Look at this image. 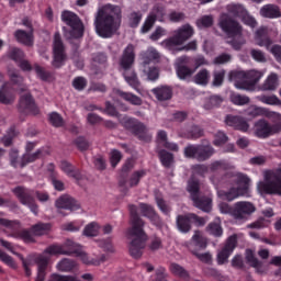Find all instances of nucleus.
I'll use <instances>...</instances> for the list:
<instances>
[{
  "mask_svg": "<svg viewBox=\"0 0 281 281\" xmlns=\"http://www.w3.org/2000/svg\"><path fill=\"white\" fill-rule=\"evenodd\" d=\"M143 72L147 76L148 80H157L159 78V68L155 66L143 65Z\"/></svg>",
  "mask_w": 281,
  "mask_h": 281,
  "instance_id": "48",
  "label": "nucleus"
},
{
  "mask_svg": "<svg viewBox=\"0 0 281 281\" xmlns=\"http://www.w3.org/2000/svg\"><path fill=\"white\" fill-rule=\"evenodd\" d=\"M214 154V147L210 145H189L184 148V157L205 161Z\"/></svg>",
  "mask_w": 281,
  "mask_h": 281,
  "instance_id": "12",
  "label": "nucleus"
},
{
  "mask_svg": "<svg viewBox=\"0 0 281 281\" xmlns=\"http://www.w3.org/2000/svg\"><path fill=\"white\" fill-rule=\"evenodd\" d=\"M65 254H69V251L65 250V247L60 245H52L48 246L43 254L37 255L35 259L37 266V277L35 281H45V277L47 276V267L52 256H65Z\"/></svg>",
  "mask_w": 281,
  "mask_h": 281,
  "instance_id": "5",
  "label": "nucleus"
},
{
  "mask_svg": "<svg viewBox=\"0 0 281 281\" xmlns=\"http://www.w3.org/2000/svg\"><path fill=\"white\" fill-rule=\"evenodd\" d=\"M77 258H79L83 265H93L94 267L100 266V261L89 257V255L82 250L77 252Z\"/></svg>",
  "mask_w": 281,
  "mask_h": 281,
  "instance_id": "56",
  "label": "nucleus"
},
{
  "mask_svg": "<svg viewBox=\"0 0 281 281\" xmlns=\"http://www.w3.org/2000/svg\"><path fill=\"white\" fill-rule=\"evenodd\" d=\"M192 243L195 245V247H199L200 249H205L207 247V239L203 237V233L200 231H195L192 236Z\"/></svg>",
  "mask_w": 281,
  "mask_h": 281,
  "instance_id": "46",
  "label": "nucleus"
},
{
  "mask_svg": "<svg viewBox=\"0 0 281 281\" xmlns=\"http://www.w3.org/2000/svg\"><path fill=\"white\" fill-rule=\"evenodd\" d=\"M52 281H80V279L74 276L53 274Z\"/></svg>",
  "mask_w": 281,
  "mask_h": 281,
  "instance_id": "64",
  "label": "nucleus"
},
{
  "mask_svg": "<svg viewBox=\"0 0 281 281\" xmlns=\"http://www.w3.org/2000/svg\"><path fill=\"white\" fill-rule=\"evenodd\" d=\"M159 157L162 166H165L166 168H170V166H172V162L175 161V156L166 150H160Z\"/></svg>",
  "mask_w": 281,
  "mask_h": 281,
  "instance_id": "55",
  "label": "nucleus"
},
{
  "mask_svg": "<svg viewBox=\"0 0 281 281\" xmlns=\"http://www.w3.org/2000/svg\"><path fill=\"white\" fill-rule=\"evenodd\" d=\"M259 194H279L281 196V168L263 172V181L257 183Z\"/></svg>",
  "mask_w": 281,
  "mask_h": 281,
  "instance_id": "6",
  "label": "nucleus"
},
{
  "mask_svg": "<svg viewBox=\"0 0 281 281\" xmlns=\"http://www.w3.org/2000/svg\"><path fill=\"white\" fill-rule=\"evenodd\" d=\"M61 21L69 25L70 31H65V37L71 38H82L83 27L80 18L71 11H64L61 13Z\"/></svg>",
  "mask_w": 281,
  "mask_h": 281,
  "instance_id": "9",
  "label": "nucleus"
},
{
  "mask_svg": "<svg viewBox=\"0 0 281 281\" xmlns=\"http://www.w3.org/2000/svg\"><path fill=\"white\" fill-rule=\"evenodd\" d=\"M188 56H182L177 58L176 60V71H177V76L178 78H180V80H186V78H190L194 75V71H196V69H192L186 65H188Z\"/></svg>",
  "mask_w": 281,
  "mask_h": 281,
  "instance_id": "21",
  "label": "nucleus"
},
{
  "mask_svg": "<svg viewBox=\"0 0 281 281\" xmlns=\"http://www.w3.org/2000/svg\"><path fill=\"white\" fill-rule=\"evenodd\" d=\"M55 205L58 210H70V212L80 210V204H78V202L69 195H63L58 198Z\"/></svg>",
  "mask_w": 281,
  "mask_h": 281,
  "instance_id": "25",
  "label": "nucleus"
},
{
  "mask_svg": "<svg viewBox=\"0 0 281 281\" xmlns=\"http://www.w3.org/2000/svg\"><path fill=\"white\" fill-rule=\"evenodd\" d=\"M226 10L228 13H224L220 18V27L225 32L228 38H232L227 41V43H231L234 49H240L247 41L243 36V26L238 21L232 19V16L241 19L245 12H247V9H245L243 4L231 3L226 5Z\"/></svg>",
  "mask_w": 281,
  "mask_h": 281,
  "instance_id": "1",
  "label": "nucleus"
},
{
  "mask_svg": "<svg viewBox=\"0 0 281 281\" xmlns=\"http://www.w3.org/2000/svg\"><path fill=\"white\" fill-rule=\"evenodd\" d=\"M221 104H223V98L218 95H212L206 100L204 109H216V106H221Z\"/></svg>",
  "mask_w": 281,
  "mask_h": 281,
  "instance_id": "54",
  "label": "nucleus"
},
{
  "mask_svg": "<svg viewBox=\"0 0 281 281\" xmlns=\"http://www.w3.org/2000/svg\"><path fill=\"white\" fill-rule=\"evenodd\" d=\"M43 157V149H38L33 154L26 153L22 157L21 168H25L27 164H32L36 161V159H41Z\"/></svg>",
  "mask_w": 281,
  "mask_h": 281,
  "instance_id": "41",
  "label": "nucleus"
},
{
  "mask_svg": "<svg viewBox=\"0 0 281 281\" xmlns=\"http://www.w3.org/2000/svg\"><path fill=\"white\" fill-rule=\"evenodd\" d=\"M195 85H202L205 87L210 82V71L207 69L200 70L194 77Z\"/></svg>",
  "mask_w": 281,
  "mask_h": 281,
  "instance_id": "47",
  "label": "nucleus"
},
{
  "mask_svg": "<svg viewBox=\"0 0 281 281\" xmlns=\"http://www.w3.org/2000/svg\"><path fill=\"white\" fill-rule=\"evenodd\" d=\"M98 246L100 249H103V251H106L108 254H115V248L113 247L111 239H100L98 240Z\"/></svg>",
  "mask_w": 281,
  "mask_h": 281,
  "instance_id": "58",
  "label": "nucleus"
},
{
  "mask_svg": "<svg viewBox=\"0 0 281 281\" xmlns=\"http://www.w3.org/2000/svg\"><path fill=\"white\" fill-rule=\"evenodd\" d=\"M254 212H256V206L251 202L240 201L233 205L232 217L240 225L247 222Z\"/></svg>",
  "mask_w": 281,
  "mask_h": 281,
  "instance_id": "11",
  "label": "nucleus"
},
{
  "mask_svg": "<svg viewBox=\"0 0 281 281\" xmlns=\"http://www.w3.org/2000/svg\"><path fill=\"white\" fill-rule=\"evenodd\" d=\"M100 234V224L98 222H91L83 228V236L93 238Z\"/></svg>",
  "mask_w": 281,
  "mask_h": 281,
  "instance_id": "43",
  "label": "nucleus"
},
{
  "mask_svg": "<svg viewBox=\"0 0 281 281\" xmlns=\"http://www.w3.org/2000/svg\"><path fill=\"white\" fill-rule=\"evenodd\" d=\"M140 214L148 218L153 225H161V218L159 217V214H157V211H155V207L153 205L140 203L139 204Z\"/></svg>",
  "mask_w": 281,
  "mask_h": 281,
  "instance_id": "24",
  "label": "nucleus"
},
{
  "mask_svg": "<svg viewBox=\"0 0 281 281\" xmlns=\"http://www.w3.org/2000/svg\"><path fill=\"white\" fill-rule=\"evenodd\" d=\"M236 187H232L227 192H220L218 194L225 201H235L240 196H249V186H251V179L248 175L237 172L235 175Z\"/></svg>",
  "mask_w": 281,
  "mask_h": 281,
  "instance_id": "7",
  "label": "nucleus"
},
{
  "mask_svg": "<svg viewBox=\"0 0 281 281\" xmlns=\"http://www.w3.org/2000/svg\"><path fill=\"white\" fill-rule=\"evenodd\" d=\"M20 258L22 260V265L25 271V276H27V278H30V276H32V270L30 269V267H33V265H36V256L35 257H29L27 259H24L23 257Z\"/></svg>",
  "mask_w": 281,
  "mask_h": 281,
  "instance_id": "52",
  "label": "nucleus"
},
{
  "mask_svg": "<svg viewBox=\"0 0 281 281\" xmlns=\"http://www.w3.org/2000/svg\"><path fill=\"white\" fill-rule=\"evenodd\" d=\"M268 34L269 29L267 26L259 27L255 33V43L259 47H266V49H269L272 56H274L277 63L281 64V46L273 45V41L267 36Z\"/></svg>",
  "mask_w": 281,
  "mask_h": 281,
  "instance_id": "8",
  "label": "nucleus"
},
{
  "mask_svg": "<svg viewBox=\"0 0 281 281\" xmlns=\"http://www.w3.org/2000/svg\"><path fill=\"white\" fill-rule=\"evenodd\" d=\"M125 128H130L133 131L138 138L143 142H150L153 139V135L148 133V128L144 123L139 122L137 119H127L124 123Z\"/></svg>",
  "mask_w": 281,
  "mask_h": 281,
  "instance_id": "17",
  "label": "nucleus"
},
{
  "mask_svg": "<svg viewBox=\"0 0 281 281\" xmlns=\"http://www.w3.org/2000/svg\"><path fill=\"white\" fill-rule=\"evenodd\" d=\"M65 58H67V56L65 55V45L60 38V33H55L53 41V67L56 69L63 67V65H65Z\"/></svg>",
  "mask_w": 281,
  "mask_h": 281,
  "instance_id": "14",
  "label": "nucleus"
},
{
  "mask_svg": "<svg viewBox=\"0 0 281 281\" xmlns=\"http://www.w3.org/2000/svg\"><path fill=\"white\" fill-rule=\"evenodd\" d=\"M16 95L14 94V89L11 88L10 82L5 81L0 87V104L10 105L14 104Z\"/></svg>",
  "mask_w": 281,
  "mask_h": 281,
  "instance_id": "22",
  "label": "nucleus"
},
{
  "mask_svg": "<svg viewBox=\"0 0 281 281\" xmlns=\"http://www.w3.org/2000/svg\"><path fill=\"white\" fill-rule=\"evenodd\" d=\"M14 37L16 38L18 43H21L26 47H32V45H34V30H31L30 32L18 30L14 33Z\"/></svg>",
  "mask_w": 281,
  "mask_h": 281,
  "instance_id": "27",
  "label": "nucleus"
},
{
  "mask_svg": "<svg viewBox=\"0 0 281 281\" xmlns=\"http://www.w3.org/2000/svg\"><path fill=\"white\" fill-rule=\"evenodd\" d=\"M207 231L210 234H212V236H223V227H221V224L218 223H211L207 226Z\"/></svg>",
  "mask_w": 281,
  "mask_h": 281,
  "instance_id": "62",
  "label": "nucleus"
},
{
  "mask_svg": "<svg viewBox=\"0 0 281 281\" xmlns=\"http://www.w3.org/2000/svg\"><path fill=\"white\" fill-rule=\"evenodd\" d=\"M257 100H259V102H262V104H268L269 106H281V100L276 94H261L257 97Z\"/></svg>",
  "mask_w": 281,
  "mask_h": 281,
  "instance_id": "40",
  "label": "nucleus"
},
{
  "mask_svg": "<svg viewBox=\"0 0 281 281\" xmlns=\"http://www.w3.org/2000/svg\"><path fill=\"white\" fill-rule=\"evenodd\" d=\"M260 78H262V72L257 70L246 71V91H254V87L260 82Z\"/></svg>",
  "mask_w": 281,
  "mask_h": 281,
  "instance_id": "31",
  "label": "nucleus"
},
{
  "mask_svg": "<svg viewBox=\"0 0 281 281\" xmlns=\"http://www.w3.org/2000/svg\"><path fill=\"white\" fill-rule=\"evenodd\" d=\"M196 25L200 30H204V27H212V25H214V18L212 15H203L196 20Z\"/></svg>",
  "mask_w": 281,
  "mask_h": 281,
  "instance_id": "51",
  "label": "nucleus"
},
{
  "mask_svg": "<svg viewBox=\"0 0 281 281\" xmlns=\"http://www.w3.org/2000/svg\"><path fill=\"white\" fill-rule=\"evenodd\" d=\"M236 235L228 237L225 246L217 252V263L225 265L227 260H229V256L234 254V249H236Z\"/></svg>",
  "mask_w": 281,
  "mask_h": 281,
  "instance_id": "18",
  "label": "nucleus"
},
{
  "mask_svg": "<svg viewBox=\"0 0 281 281\" xmlns=\"http://www.w3.org/2000/svg\"><path fill=\"white\" fill-rule=\"evenodd\" d=\"M9 159H10V164L11 166H13V168H21V164L23 161V158L19 157V149H11L9 153Z\"/></svg>",
  "mask_w": 281,
  "mask_h": 281,
  "instance_id": "53",
  "label": "nucleus"
},
{
  "mask_svg": "<svg viewBox=\"0 0 281 281\" xmlns=\"http://www.w3.org/2000/svg\"><path fill=\"white\" fill-rule=\"evenodd\" d=\"M12 192L22 205H26L35 216L38 214V205H36V201L34 200V196H32V190L23 187H16L12 189Z\"/></svg>",
  "mask_w": 281,
  "mask_h": 281,
  "instance_id": "13",
  "label": "nucleus"
},
{
  "mask_svg": "<svg viewBox=\"0 0 281 281\" xmlns=\"http://www.w3.org/2000/svg\"><path fill=\"white\" fill-rule=\"evenodd\" d=\"M194 36V27L190 24L181 25L173 31V36L164 40L160 45L171 54H177V48Z\"/></svg>",
  "mask_w": 281,
  "mask_h": 281,
  "instance_id": "4",
  "label": "nucleus"
},
{
  "mask_svg": "<svg viewBox=\"0 0 281 281\" xmlns=\"http://www.w3.org/2000/svg\"><path fill=\"white\" fill-rule=\"evenodd\" d=\"M176 223L181 234H188V232L192 229V218H190V213L186 215H178Z\"/></svg>",
  "mask_w": 281,
  "mask_h": 281,
  "instance_id": "32",
  "label": "nucleus"
},
{
  "mask_svg": "<svg viewBox=\"0 0 281 281\" xmlns=\"http://www.w3.org/2000/svg\"><path fill=\"white\" fill-rule=\"evenodd\" d=\"M161 58V53L157 48L150 46L142 55L143 65H150V63H158Z\"/></svg>",
  "mask_w": 281,
  "mask_h": 281,
  "instance_id": "29",
  "label": "nucleus"
},
{
  "mask_svg": "<svg viewBox=\"0 0 281 281\" xmlns=\"http://www.w3.org/2000/svg\"><path fill=\"white\" fill-rule=\"evenodd\" d=\"M52 229V224L49 223H38L32 226V233L34 236H45L49 234Z\"/></svg>",
  "mask_w": 281,
  "mask_h": 281,
  "instance_id": "42",
  "label": "nucleus"
},
{
  "mask_svg": "<svg viewBox=\"0 0 281 281\" xmlns=\"http://www.w3.org/2000/svg\"><path fill=\"white\" fill-rule=\"evenodd\" d=\"M77 267H78V263L74 261V259L64 258L57 263L56 269L57 271L69 273L74 271V269H76Z\"/></svg>",
  "mask_w": 281,
  "mask_h": 281,
  "instance_id": "36",
  "label": "nucleus"
},
{
  "mask_svg": "<svg viewBox=\"0 0 281 281\" xmlns=\"http://www.w3.org/2000/svg\"><path fill=\"white\" fill-rule=\"evenodd\" d=\"M146 177V170L135 171L130 178V188H135L139 183V180Z\"/></svg>",
  "mask_w": 281,
  "mask_h": 281,
  "instance_id": "59",
  "label": "nucleus"
},
{
  "mask_svg": "<svg viewBox=\"0 0 281 281\" xmlns=\"http://www.w3.org/2000/svg\"><path fill=\"white\" fill-rule=\"evenodd\" d=\"M151 93L156 95L159 102H166V100H170L172 98V88L168 86H160V87L154 88L151 90Z\"/></svg>",
  "mask_w": 281,
  "mask_h": 281,
  "instance_id": "33",
  "label": "nucleus"
},
{
  "mask_svg": "<svg viewBox=\"0 0 281 281\" xmlns=\"http://www.w3.org/2000/svg\"><path fill=\"white\" fill-rule=\"evenodd\" d=\"M250 56L254 58L257 63H267V56L265 53L260 49L252 48L250 49Z\"/></svg>",
  "mask_w": 281,
  "mask_h": 281,
  "instance_id": "60",
  "label": "nucleus"
},
{
  "mask_svg": "<svg viewBox=\"0 0 281 281\" xmlns=\"http://www.w3.org/2000/svg\"><path fill=\"white\" fill-rule=\"evenodd\" d=\"M170 271L173 273V276H178V278H182V280H189L190 273H188V270L180 266L179 263H171Z\"/></svg>",
  "mask_w": 281,
  "mask_h": 281,
  "instance_id": "45",
  "label": "nucleus"
},
{
  "mask_svg": "<svg viewBox=\"0 0 281 281\" xmlns=\"http://www.w3.org/2000/svg\"><path fill=\"white\" fill-rule=\"evenodd\" d=\"M49 122L53 124L55 127H60L63 124H65V121L63 120V116L60 114L53 112L49 114Z\"/></svg>",
  "mask_w": 281,
  "mask_h": 281,
  "instance_id": "63",
  "label": "nucleus"
},
{
  "mask_svg": "<svg viewBox=\"0 0 281 281\" xmlns=\"http://www.w3.org/2000/svg\"><path fill=\"white\" fill-rule=\"evenodd\" d=\"M18 110L20 113L24 114L38 113V110H36V103L34 102V98H32V94L30 92H26L20 97Z\"/></svg>",
  "mask_w": 281,
  "mask_h": 281,
  "instance_id": "19",
  "label": "nucleus"
},
{
  "mask_svg": "<svg viewBox=\"0 0 281 281\" xmlns=\"http://www.w3.org/2000/svg\"><path fill=\"white\" fill-rule=\"evenodd\" d=\"M188 192L191 194V199L193 201V205L198 207V210H202V212H211L212 211V198H201L199 196V180L191 178L188 183Z\"/></svg>",
  "mask_w": 281,
  "mask_h": 281,
  "instance_id": "10",
  "label": "nucleus"
},
{
  "mask_svg": "<svg viewBox=\"0 0 281 281\" xmlns=\"http://www.w3.org/2000/svg\"><path fill=\"white\" fill-rule=\"evenodd\" d=\"M164 16H166L164 7L155 5L140 29L142 34H148L153 30L156 21L164 22Z\"/></svg>",
  "mask_w": 281,
  "mask_h": 281,
  "instance_id": "16",
  "label": "nucleus"
},
{
  "mask_svg": "<svg viewBox=\"0 0 281 281\" xmlns=\"http://www.w3.org/2000/svg\"><path fill=\"white\" fill-rule=\"evenodd\" d=\"M8 76L13 85L20 87V91H27V86L23 85V77L16 70H8Z\"/></svg>",
  "mask_w": 281,
  "mask_h": 281,
  "instance_id": "38",
  "label": "nucleus"
},
{
  "mask_svg": "<svg viewBox=\"0 0 281 281\" xmlns=\"http://www.w3.org/2000/svg\"><path fill=\"white\" fill-rule=\"evenodd\" d=\"M180 136L187 137V139H199L200 137H203V130L196 125L182 127L180 130Z\"/></svg>",
  "mask_w": 281,
  "mask_h": 281,
  "instance_id": "30",
  "label": "nucleus"
},
{
  "mask_svg": "<svg viewBox=\"0 0 281 281\" xmlns=\"http://www.w3.org/2000/svg\"><path fill=\"white\" fill-rule=\"evenodd\" d=\"M246 261L248 265H250V267H254L255 269L260 270L262 268V262H260V260L254 256V251L250 249L246 250Z\"/></svg>",
  "mask_w": 281,
  "mask_h": 281,
  "instance_id": "49",
  "label": "nucleus"
},
{
  "mask_svg": "<svg viewBox=\"0 0 281 281\" xmlns=\"http://www.w3.org/2000/svg\"><path fill=\"white\" fill-rule=\"evenodd\" d=\"M231 101L237 106H245V104H249V97L233 92L231 94Z\"/></svg>",
  "mask_w": 281,
  "mask_h": 281,
  "instance_id": "50",
  "label": "nucleus"
},
{
  "mask_svg": "<svg viewBox=\"0 0 281 281\" xmlns=\"http://www.w3.org/2000/svg\"><path fill=\"white\" fill-rule=\"evenodd\" d=\"M156 204H157L158 210H160V212H162V214H166V216H168V214H170V212L172 211V209L170 207V204L167 203L160 196H156Z\"/></svg>",
  "mask_w": 281,
  "mask_h": 281,
  "instance_id": "57",
  "label": "nucleus"
},
{
  "mask_svg": "<svg viewBox=\"0 0 281 281\" xmlns=\"http://www.w3.org/2000/svg\"><path fill=\"white\" fill-rule=\"evenodd\" d=\"M135 63V46L133 44H128L126 48L123 50V55L120 58V67L124 71L132 70L133 64Z\"/></svg>",
  "mask_w": 281,
  "mask_h": 281,
  "instance_id": "20",
  "label": "nucleus"
},
{
  "mask_svg": "<svg viewBox=\"0 0 281 281\" xmlns=\"http://www.w3.org/2000/svg\"><path fill=\"white\" fill-rule=\"evenodd\" d=\"M225 122L227 126H233V128L243 131V133H247L249 131V123L240 116L228 115L226 116Z\"/></svg>",
  "mask_w": 281,
  "mask_h": 281,
  "instance_id": "26",
  "label": "nucleus"
},
{
  "mask_svg": "<svg viewBox=\"0 0 281 281\" xmlns=\"http://www.w3.org/2000/svg\"><path fill=\"white\" fill-rule=\"evenodd\" d=\"M60 169L68 177H71V179H75L76 181H80L81 179L80 170L76 169V167H72V165L69 164L68 161H61Z\"/></svg>",
  "mask_w": 281,
  "mask_h": 281,
  "instance_id": "35",
  "label": "nucleus"
},
{
  "mask_svg": "<svg viewBox=\"0 0 281 281\" xmlns=\"http://www.w3.org/2000/svg\"><path fill=\"white\" fill-rule=\"evenodd\" d=\"M276 133H280V125H271L266 120H259L254 125V134L260 139H267V137H271Z\"/></svg>",
  "mask_w": 281,
  "mask_h": 281,
  "instance_id": "15",
  "label": "nucleus"
},
{
  "mask_svg": "<svg viewBox=\"0 0 281 281\" xmlns=\"http://www.w3.org/2000/svg\"><path fill=\"white\" fill-rule=\"evenodd\" d=\"M260 14L265 19H280V8L276 4H266L260 9Z\"/></svg>",
  "mask_w": 281,
  "mask_h": 281,
  "instance_id": "34",
  "label": "nucleus"
},
{
  "mask_svg": "<svg viewBox=\"0 0 281 281\" xmlns=\"http://www.w3.org/2000/svg\"><path fill=\"white\" fill-rule=\"evenodd\" d=\"M229 82H233L234 87L241 91H247L246 71L244 70H232L228 74Z\"/></svg>",
  "mask_w": 281,
  "mask_h": 281,
  "instance_id": "23",
  "label": "nucleus"
},
{
  "mask_svg": "<svg viewBox=\"0 0 281 281\" xmlns=\"http://www.w3.org/2000/svg\"><path fill=\"white\" fill-rule=\"evenodd\" d=\"M247 115H249L250 117H266V115H268V110L267 108L250 105L247 109Z\"/></svg>",
  "mask_w": 281,
  "mask_h": 281,
  "instance_id": "44",
  "label": "nucleus"
},
{
  "mask_svg": "<svg viewBox=\"0 0 281 281\" xmlns=\"http://www.w3.org/2000/svg\"><path fill=\"white\" fill-rule=\"evenodd\" d=\"M117 95L125 100L126 102H130V104H134V106H142V98L131 93V92H124L122 90L116 91Z\"/></svg>",
  "mask_w": 281,
  "mask_h": 281,
  "instance_id": "37",
  "label": "nucleus"
},
{
  "mask_svg": "<svg viewBox=\"0 0 281 281\" xmlns=\"http://www.w3.org/2000/svg\"><path fill=\"white\" fill-rule=\"evenodd\" d=\"M122 9L117 5L106 4L98 11L94 25L95 32L101 38H111L120 30Z\"/></svg>",
  "mask_w": 281,
  "mask_h": 281,
  "instance_id": "3",
  "label": "nucleus"
},
{
  "mask_svg": "<svg viewBox=\"0 0 281 281\" xmlns=\"http://www.w3.org/2000/svg\"><path fill=\"white\" fill-rule=\"evenodd\" d=\"M131 213V227L126 231V237L130 239V254L133 258H140L144 249L146 248V241L148 235L144 231V220L137 214V206L130 205Z\"/></svg>",
  "mask_w": 281,
  "mask_h": 281,
  "instance_id": "2",
  "label": "nucleus"
},
{
  "mask_svg": "<svg viewBox=\"0 0 281 281\" xmlns=\"http://www.w3.org/2000/svg\"><path fill=\"white\" fill-rule=\"evenodd\" d=\"M14 238H20L21 240H24V243H34V235L29 231H20L14 235Z\"/></svg>",
  "mask_w": 281,
  "mask_h": 281,
  "instance_id": "61",
  "label": "nucleus"
},
{
  "mask_svg": "<svg viewBox=\"0 0 281 281\" xmlns=\"http://www.w3.org/2000/svg\"><path fill=\"white\" fill-rule=\"evenodd\" d=\"M262 91H276L278 89V75L271 74L261 86Z\"/></svg>",
  "mask_w": 281,
  "mask_h": 281,
  "instance_id": "39",
  "label": "nucleus"
},
{
  "mask_svg": "<svg viewBox=\"0 0 281 281\" xmlns=\"http://www.w3.org/2000/svg\"><path fill=\"white\" fill-rule=\"evenodd\" d=\"M123 76L127 85H130L134 91L142 93V82H139V78H137V72H135V70H125Z\"/></svg>",
  "mask_w": 281,
  "mask_h": 281,
  "instance_id": "28",
  "label": "nucleus"
}]
</instances>
